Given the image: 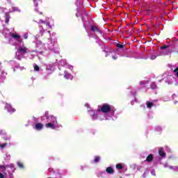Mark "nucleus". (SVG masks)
Instances as JSON below:
<instances>
[{"label":"nucleus","mask_w":178,"mask_h":178,"mask_svg":"<svg viewBox=\"0 0 178 178\" xmlns=\"http://www.w3.org/2000/svg\"><path fill=\"white\" fill-rule=\"evenodd\" d=\"M154 161V154H149L146 158V162H152Z\"/></svg>","instance_id":"9"},{"label":"nucleus","mask_w":178,"mask_h":178,"mask_svg":"<svg viewBox=\"0 0 178 178\" xmlns=\"http://www.w3.org/2000/svg\"><path fill=\"white\" fill-rule=\"evenodd\" d=\"M47 26H49V22L46 23Z\"/></svg>","instance_id":"29"},{"label":"nucleus","mask_w":178,"mask_h":178,"mask_svg":"<svg viewBox=\"0 0 178 178\" xmlns=\"http://www.w3.org/2000/svg\"><path fill=\"white\" fill-rule=\"evenodd\" d=\"M45 116L48 120H50L51 122V123L58 124V120H56V117H55L54 115H48L47 113L45 114Z\"/></svg>","instance_id":"3"},{"label":"nucleus","mask_w":178,"mask_h":178,"mask_svg":"<svg viewBox=\"0 0 178 178\" xmlns=\"http://www.w3.org/2000/svg\"><path fill=\"white\" fill-rule=\"evenodd\" d=\"M118 48H120V49H123V48H124V45H118L117 46Z\"/></svg>","instance_id":"23"},{"label":"nucleus","mask_w":178,"mask_h":178,"mask_svg":"<svg viewBox=\"0 0 178 178\" xmlns=\"http://www.w3.org/2000/svg\"><path fill=\"white\" fill-rule=\"evenodd\" d=\"M24 40H27V38H29V33H25L24 35Z\"/></svg>","instance_id":"21"},{"label":"nucleus","mask_w":178,"mask_h":178,"mask_svg":"<svg viewBox=\"0 0 178 178\" xmlns=\"http://www.w3.org/2000/svg\"><path fill=\"white\" fill-rule=\"evenodd\" d=\"M115 45H121L120 44H119V43H117V44H115Z\"/></svg>","instance_id":"32"},{"label":"nucleus","mask_w":178,"mask_h":178,"mask_svg":"<svg viewBox=\"0 0 178 178\" xmlns=\"http://www.w3.org/2000/svg\"><path fill=\"white\" fill-rule=\"evenodd\" d=\"M34 70H35V72H40V67H38V65L36 64L34 65Z\"/></svg>","instance_id":"17"},{"label":"nucleus","mask_w":178,"mask_h":178,"mask_svg":"<svg viewBox=\"0 0 178 178\" xmlns=\"http://www.w3.org/2000/svg\"><path fill=\"white\" fill-rule=\"evenodd\" d=\"M41 23H45V22L40 20Z\"/></svg>","instance_id":"30"},{"label":"nucleus","mask_w":178,"mask_h":178,"mask_svg":"<svg viewBox=\"0 0 178 178\" xmlns=\"http://www.w3.org/2000/svg\"><path fill=\"white\" fill-rule=\"evenodd\" d=\"M43 127H44V124H42V123L41 122H38L35 125V129L36 130H42Z\"/></svg>","instance_id":"5"},{"label":"nucleus","mask_w":178,"mask_h":178,"mask_svg":"<svg viewBox=\"0 0 178 178\" xmlns=\"http://www.w3.org/2000/svg\"><path fill=\"white\" fill-rule=\"evenodd\" d=\"M150 88L152 90H155V88H156V83H155V82H152L150 85Z\"/></svg>","instance_id":"15"},{"label":"nucleus","mask_w":178,"mask_h":178,"mask_svg":"<svg viewBox=\"0 0 178 178\" xmlns=\"http://www.w3.org/2000/svg\"><path fill=\"white\" fill-rule=\"evenodd\" d=\"M112 111V106L108 104H104L100 108L98 109V112H102V113H109Z\"/></svg>","instance_id":"1"},{"label":"nucleus","mask_w":178,"mask_h":178,"mask_svg":"<svg viewBox=\"0 0 178 178\" xmlns=\"http://www.w3.org/2000/svg\"><path fill=\"white\" fill-rule=\"evenodd\" d=\"M159 154L160 156H165L166 155V152H165V151H163V148H160L159 149Z\"/></svg>","instance_id":"10"},{"label":"nucleus","mask_w":178,"mask_h":178,"mask_svg":"<svg viewBox=\"0 0 178 178\" xmlns=\"http://www.w3.org/2000/svg\"><path fill=\"white\" fill-rule=\"evenodd\" d=\"M6 145H8L7 143H3V144L0 145V147H1V148H5V147H6Z\"/></svg>","instance_id":"20"},{"label":"nucleus","mask_w":178,"mask_h":178,"mask_svg":"<svg viewBox=\"0 0 178 178\" xmlns=\"http://www.w3.org/2000/svg\"><path fill=\"white\" fill-rule=\"evenodd\" d=\"M101 160V157L99 156H97L95 157L94 162L95 163H97Z\"/></svg>","instance_id":"14"},{"label":"nucleus","mask_w":178,"mask_h":178,"mask_svg":"<svg viewBox=\"0 0 178 178\" xmlns=\"http://www.w3.org/2000/svg\"><path fill=\"white\" fill-rule=\"evenodd\" d=\"M34 1V3H35V0H33Z\"/></svg>","instance_id":"34"},{"label":"nucleus","mask_w":178,"mask_h":178,"mask_svg":"<svg viewBox=\"0 0 178 178\" xmlns=\"http://www.w3.org/2000/svg\"><path fill=\"white\" fill-rule=\"evenodd\" d=\"M116 169H118V170H122V169H123V165L122 163L116 164Z\"/></svg>","instance_id":"13"},{"label":"nucleus","mask_w":178,"mask_h":178,"mask_svg":"<svg viewBox=\"0 0 178 178\" xmlns=\"http://www.w3.org/2000/svg\"><path fill=\"white\" fill-rule=\"evenodd\" d=\"M106 172L108 175H113L115 173V170H113V168H112V167H108L106 169Z\"/></svg>","instance_id":"6"},{"label":"nucleus","mask_w":178,"mask_h":178,"mask_svg":"<svg viewBox=\"0 0 178 178\" xmlns=\"http://www.w3.org/2000/svg\"><path fill=\"white\" fill-rule=\"evenodd\" d=\"M11 37H13V38H14V40H16L17 41H20L21 37L19 36V34H17L16 33H12Z\"/></svg>","instance_id":"8"},{"label":"nucleus","mask_w":178,"mask_h":178,"mask_svg":"<svg viewBox=\"0 0 178 178\" xmlns=\"http://www.w3.org/2000/svg\"><path fill=\"white\" fill-rule=\"evenodd\" d=\"M17 53L19 55H25V54L30 53V51L29 49H27V47L24 46H20L18 47Z\"/></svg>","instance_id":"2"},{"label":"nucleus","mask_w":178,"mask_h":178,"mask_svg":"<svg viewBox=\"0 0 178 178\" xmlns=\"http://www.w3.org/2000/svg\"><path fill=\"white\" fill-rule=\"evenodd\" d=\"M113 59H114V60H116V59H118V56H113Z\"/></svg>","instance_id":"24"},{"label":"nucleus","mask_w":178,"mask_h":178,"mask_svg":"<svg viewBox=\"0 0 178 178\" xmlns=\"http://www.w3.org/2000/svg\"><path fill=\"white\" fill-rule=\"evenodd\" d=\"M168 48H169V46H168V45H164V46L160 47L161 49H166Z\"/></svg>","instance_id":"19"},{"label":"nucleus","mask_w":178,"mask_h":178,"mask_svg":"<svg viewBox=\"0 0 178 178\" xmlns=\"http://www.w3.org/2000/svg\"><path fill=\"white\" fill-rule=\"evenodd\" d=\"M45 127H47V129H51L52 130H55V129H56V127L55 126V124H54V122H49L46 124Z\"/></svg>","instance_id":"4"},{"label":"nucleus","mask_w":178,"mask_h":178,"mask_svg":"<svg viewBox=\"0 0 178 178\" xmlns=\"http://www.w3.org/2000/svg\"><path fill=\"white\" fill-rule=\"evenodd\" d=\"M9 168V165H0V169H3V170H6Z\"/></svg>","instance_id":"16"},{"label":"nucleus","mask_w":178,"mask_h":178,"mask_svg":"<svg viewBox=\"0 0 178 178\" xmlns=\"http://www.w3.org/2000/svg\"><path fill=\"white\" fill-rule=\"evenodd\" d=\"M64 78L66 79V80H73V76L67 72H65Z\"/></svg>","instance_id":"7"},{"label":"nucleus","mask_w":178,"mask_h":178,"mask_svg":"<svg viewBox=\"0 0 178 178\" xmlns=\"http://www.w3.org/2000/svg\"><path fill=\"white\" fill-rule=\"evenodd\" d=\"M140 84H144V83H143V82H142V81H140Z\"/></svg>","instance_id":"33"},{"label":"nucleus","mask_w":178,"mask_h":178,"mask_svg":"<svg viewBox=\"0 0 178 178\" xmlns=\"http://www.w3.org/2000/svg\"><path fill=\"white\" fill-rule=\"evenodd\" d=\"M150 59H152V60H154V59H156V56H150Z\"/></svg>","instance_id":"22"},{"label":"nucleus","mask_w":178,"mask_h":178,"mask_svg":"<svg viewBox=\"0 0 178 178\" xmlns=\"http://www.w3.org/2000/svg\"><path fill=\"white\" fill-rule=\"evenodd\" d=\"M92 31H94L95 33H99V29L97 26H92L91 28Z\"/></svg>","instance_id":"12"},{"label":"nucleus","mask_w":178,"mask_h":178,"mask_svg":"<svg viewBox=\"0 0 178 178\" xmlns=\"http://www.w3.org/2000/svg\"><path fill=\"white\" fill-rule=\"evenodd\" d=\"M48 170H49V172H53L54 168H49Z\"/></svg>","instance_id":"26"},{"label":"nucleus","mask_w":178,"mask_h":178,"mask_svg":"<svg viewBox=\"0 0 178 178\" xmlns=\"http://www.w3.org/2000/svg\"><path fill=\"white\" fill-rule=\"evenodd\" d=\"M86 106H88V104H86Z\"/></svg>","instance_id":"35"},{"label":"nucleus","mask_w":178,"mask_h":178,"mask_svg":"<svg viewBox=\"0 0 178 178\" xmlns=\"http://www.w3.org/2000/svg\"><path fill=\"white\" fill-rule=\"evenodd\" d=\"M15 10H19V8H16L15 9Z\"/></svg>","instance_id":"31"},{"label":"nucleus","mask_w":178,"mask_h":178,"mask_svg":"<svg viewBox=\"0 0 178 178\" xmlns=\"http://www.w3.org/2000/svg\"><path fill=\"white\" fill-rule=\"evenodd\" d=\"M17 165L19 166V168H21V169H23V168H24V165H23V163L20 162L17 163Z\"/></svg>","instance_id":"18"},{"label":"nucleus","mask_w":178,"mask_h":178,"mask_svg":"<svg viewBox=\"0 0 178 178\" xmlns=\"http://www.w3.org/2000/svg\"><path fill=\"white\" fill-rule=\"evenodd\" d=\"M0 178H5V176L3 175V174L0 173Z\"/></svg>","instance_id":"25"},{"label":"nucleus","mask_w":178,"mask_h":178,"mask_svg":"<svg viewBox=\"0 0 178 178\" xmlns=\"http://www.w3.org/2000/svg\"><path fill=\"white\" fill-rule=\"evenodd\" d=\"M147 108H149V109H151L154 106V103L147 101L146 102Z\"/></svg>","instance_id":"11"},{"label":"nucleus","mask_w":178,"mask_h":178,"mask_svg":"<svg viewBox=\"0 0 178 178\" xmlns=\"http://www.w3.org/2000/svg\"><path fill=\"white\" fill-rule=\"evenodd\" d=\"M40 15H42V13H40Z\"/></svg>","instance_id":"36"},{"label":"nucleus","mask_w":178,"mask_h":178,"mask_svg":"<svg viewBox=\"0 0 178 178\" xmlns=\"http://www.w3.org/2000/svg\"><path fill=\"white\" fill-rule=\"evenodd\" d=\"M9 22V19H6V22L8 23Z\"/></svg>","instance_id":"28"},{"label":"nucleus","mask_w":178,"mask_h":178,"mask_svg":"<svg viewBox=\"0 0 178 178\" xmlns=\"http://www.w3.org/2000/svg\"><path fill=\"white\" fill-rule=\"evenodd\" d=\"M13 112H16V109L12 108Z\"/></svg>","instance_id":"27"}]
</instances>
